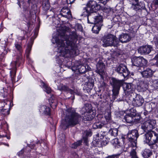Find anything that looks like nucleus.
I'll use <instances>...</instances> for the list:
<instances>
[{
  "label": "nucleus",
  "instance_id": "1",
  "mask_svg": "<svg viewBox=\"0 0 158 158\" xmlns=\"http://www.w3.org/2000/svg\"><path fill=\"white\" fill-rule=\"evenodd\" d=\"M78 37L76 32L73 31L69 35L64 33L61 40L57 37L53 38L58 47V52L65 57L77 55L78 50L77 42Z\"/></svg>",
  "mask_w": 158,
  "mask_h": 158
},
{
  "label": "nucleus",
  "instance_id": "2",
  "mask_svg": "<svg viewBox=\"0 0 158 158\" xmlns=\"http://www.w3.org/2000/svg\"><path fill=\"white\" fill-rule=\"evenodd\" d=\"M66 114L64 119L62 121L60 126L64 130L69 126L73 127L78 124L81 120V115L76 112L73 108L69 107L65 111Z\"/></svg>",
  "mask_w": 158,
  "mask_h": 158
},
{
  "label": "nucleus",
  "instance_id": "3",
  "mask_svg": "<svg viewBox=\"0 0 158 158\" xmlns=\"http://www.w3.org/2000/svg\"><path fill=\"white\" fill-rule=\"evenodd\" d=\"M80 113L82 119L84 121H89L93 119L95 116V113L92 109L90 104H85L81 108Z\"/></svg>",
  "mask_w": 158,
  "mask_h": 158
},
{
  "label": "nucleus",
  "instance_id": "4",
  "mask_svg": "<svg viewBox=\"0 0 158 158\" xmlns=\"http://www.w3.org/2000/svg\"><path fill=\"white\" fill-rule=\"evenodd\" d=\"M102 40L103 42L102 45L104 47L117 46L119 43L117 38L111 34L105 35L102 38Z\"/></svg>",
  "mask_w": 158,
  "mask_h": 158
},
{
  "label": "nucleus",
  "instance_id": "5",
  "mask_svg": "<svg viewBox=\"0 0 158 158\" xmlns=\"http://www.w3.org/2000/svg\"><path fill=\"white\" fill-rule=\"evenodd\" d=\"M110 82L113 87V98L115 99L119 94L121 87L124 85V81L123 80H119L115 78L112 77L111 79Z\"/></svg>",
  "mask_w": 158,
  "mask_h": 158
},
{
  "label": "nucleus",
  "instance_id": "6",
  "mask_svg": "<svg viewBox=\"0 0 158 158\" xmlns=\"http://www.w3.org/2000/svg\"><path fill=\"white\" fill-rule=\"evenodd\" d=\"M87 6L86 8H84L83 13V15L85 16L96 12L98 6L96 2L93 0H90L87 3Z\"/></svg>",
  "mask_w": 158,
  "mask_h": 158
},
{
  "label": "nucleus",
  "instance_id": "7",
  "mask_svg": "<svg viewBox=\"0 0 158 158\" xmlns=\"http://www.w3.org/2000/svg\"><path fill=\"white\" fill-rule=\"evenodd\" d=\"M139 136L138 131L136 129L129 130L127 134V139L130 143L129 145L137 146V139Z\"/></svg>",
  "mask_w": 158,
  "mask_h": 158
},
{
  "label": "nucleus",
  "instance_id": "8",
  "mask_svg": "<svg viewBox=\"0 0 158 158\" xmlns=\"http://www.w3.org/2000/svg\"><path fill=\"white\" fill-rule=\"evenodd\" d=\"M87 16L88 23L92 24H102V16L97 11Z\"/></svg>",
  "mask_w": 158,
  "mask_h": 158
},
{
  "label": "nucleus",
  "instance_id": "9",
  "mask_svg": "<svg viewBox=\"0 0 158 158\" xmlns=\"http://www.w3.org/2000/svg\"><path fill=\"white\" fill-rule=\"evenodd\" d=\"M131 5V9L136 11H140L146 9L145 4L143 2H139V0H127Z\"/></svg>",
  "mask_w": 158,
  "mask_h": 158
},
{
  "label": "nucleus",
  "instance_id": "10",
  "mask_svg": "<svg viewBox=\"0 0 158 158\" xmlns=\"http://www.w3.org/2000/svg\"><path fill=\"white\" fill-rule=\"evenodd\" d=\"M23 60L21 55L17 56L16 58V60L15 61L12 62L10 64L11 68L10 69L12 70V71L10 72V74L12 72H14L15 74L16 72V65L19 66L20 64L22 63Z\"/></svg>",
  "mask_w": 158,
  "mask_h": 158
},
{
  "label": "nucleus",
  "instance_id": "11",
  "mask_svg": "<svg viewBox=\"0 0 158 158\" xmlns=\"http://www.w3.org/2000/svg\"><path fill=\"white\" fill-rule=\"evenodd\" d=\"M116 70L118 73L120 74L124 78L127 77L129 74L126 66L122 64H121L118 66Z\"/></svg>",
  "mask_w": 158,
  "mask_h": 158
},
{
  "label": "nucleus",
  "instance_id": "12",
  "mask_svg": "<svg viewBox=\"0 0 158 158\" xmlns=\"http://www.w3.org/2000/svg\"><path fill=\"white\" fill-rule=\"evenodd\" d=\"M105 69V65L104 63L101 61H98L96 65V72L100 76L101 78L103 77Z\"/></svg>",
  "mask_w": 158,
  "mask_h": 158
},
{
  "label": "nucleus",
  "instance_id": "13",
  "mask_svg": "<svg viewBox=\"0 0 158 158\" xmlns=\"http://www.w3.org/2000/svg\"><path fill=\"white\" fill-rule=\"evenodd\" d=\"M152 49V46L146 45L140 47L138 49V52L141 54L146 55L149 53Z\"/></svg>",
  "mask_w": 158,
  "mask_h": 158
},
{
  "label": "nucleus",
  "instance_id": "14",
  "mask_svg": "<svg viewBox=\"0 0 158 158\" xmlns=\"http://www.w3.org/2000/svg\"><path fill=\"white\" fill-rule=\"evenodd\" d=\"M144 102V100L139 95H137L132 101V104L134 106L139 107L141 106Z\"/></svg>",
  "mask_w": 158,
  "mask_h": 158
},
{
  "label": "nucleus",
  "instance_id": "15",
  "mask_svg": "<svg viewBox=\"0 0 158 158\" xmlns=\"http://www.w3.org/2000/svg\"><path fill=\"white\" fill-rule=\"evenodd\" d=\"M152 131H148L143 135V141L149 145H152L153 142H151V139L152 137Z\"/></svg>",
  "mask_w": 158,
  "mask_h": 158
},
{
  "label": "nucleus",
  "instance_id": "16",
  "mask_svg": "<svg viewBox=\"0 0 158 158\" xmlns=\"http://www.w3.org/2000/svg\"><path fill=\"white\" fill-rule=\"evenodd\" d=\"M60 15L69 19L72 17L70 10L67 7H64L61 9Z\"/></svg>",
  "mask_w": 158,
  "mask_h": 158
},
{
  "label": "nucleus",
  "instance_id": "17",
  "mask_svg": "<svg viewBox=\"0 0 158 158\" xmlns=\"http://www.w3.org/2000/svg\"><path fill=\"white\" fill-rule=\"evenodd\" d=\"M123 89L125 93H131L134 91V85L131 83H127L124 82Z\"/></svg>",
  "mask_w": 158,
  "mask_h": 158
},
{
  "label": "nucleus",
  "instance_id": "18",
  "mask_svg": "<svg viewBox=\"0 0 158 158\" xmlns=\"http://www.w3.org/2000/svg\"><path fill=\"white\" fill-rule=\"evenodd\" d=\"M57 89L58 90L61 91H64L67 92L68 94L69 93L71 94H73L74 91L73 90L69 89L67 86L63 85V84H60L59 86H58Z\"/></svg>",
  "mask_w": 158,
  "mask_h": 158
},
{
  "label": "nucleus",
  "instance_id": "19",
  "mask_svg": "<svg viewBox=\"0 0 158 158\" xmlns=\"http://www.w3.org/2000/svg\"><path fill=\"white\" fill-rule=\"evenodd\" d=\"M136 115V114L130 113L126 115L124 117V120L127 123H131L133 122L134 118Z\"/></svg>",
  "mask_w": 158,
  "mask_h": 158
},
{
  "label": "nucleus",
  "instance_id": "20",
  "mask_svg": "<svg viewBox=\"0 0 158 158\" xmlns=\"http://www.w3.org/2000/svg\"><path fill=\"white\" fill-rule=\"evenodd\" d=\"M156 124V121L152 120L148 121L146 123L147 130L149 131H151L152 129L155 127Z\"/></svg>",
  "mask_w": 158,
  "mask_h": 158
},
{
  "label": "nucleus",
  "instance_id": "21",
  "mask_svg": "<svg viewBox=\"0 0 158 158\" xmlns=\"http://www.w3.org/2000/svg\"><path fill=\"white\" fill-rule=\"evenodd\" d=\"M141 73L143 77L148 78L152 76L153 73L152 71L150 69L148 68L141 72Z\"/></svg>",
  "mask_w": 158,
  "mask_h": 158
},
{
  "label": "nucleus",
  "instance_id": "22",
  "mask_svg": "<svg viewBox=\"0 0 158 158\" xmlns=\"http://www.w3.org/2000/svg\"><path fill=\"white\" fill-rule=\"evenodd\" d=\"M141 57L134 56L131 58L132 66L139 67L140 66Z\"/></svg>",
  "mask_w": 158,
  "mask_h": 158
},
{
  "label": "nucleus",
  "instance_id": "23",
  "mask_svg": "<svg viewBox=\"0 0 158 158\" xmlns=\"http://www.w3.org/2000/svg\"><path fill=\"white\" fill-rule=\"evenodd\" d=\"M119 40L122 43H126L131 40L130 36L127 34L123 33L119 37Z\"/></svg>",
  "mask_w": 158,
  "mask_h": 158
},
{
  "label": "nucleus",
  "instance_id": "24",
  "mask_svg": "<svg viewBox=\"0 0 158 158\" xmlns=\"http://www.w3.org/2000/svg\"><path fill=\"white\" fill-rule=\"evenodd\" d=\"M106 123H104L103 121L102 122H96L94 123L93 125L94 129L101 128L102 127H106Z\"/></svg>",
  "mask_w": 158,
  "mask_h": 158
},
{
  "label": "nucleus",
  "instance_id": "25",
  "mask_svg": "<svg viewBox=\"0 0 158 158\" xmlns=\"http://www.w3.org/2000/svg\"><path fill=\"white\" fill-rule=\"evenodd\" d=\"M49 102L51 106L55 108L57 106V101L54 96H52L49 99Z\"/></svg>",
  "mask_w": 158,
  "mask_h": 158
},
{
  "label": "nucleus",
  "instance_id": "26",
  "mask_svg": "<svg viewBox=\"0 0 158 158\" xmlns=\"http://www.w3.org/2000/svg\"><path fill=\"white\" fill-rule=\"evenodd\" d=\"M130 148H131V151L130 152V156L132 158H138L136 155V152L135 151L137 146L130 145Z\"/></svg>",
  "mask_w": 158,
  "mask_h": 158
},
{
  "label": "nucleus",
  "instance_id": "27",
  "mask_svg": "<svg viewBox=\"0 0 158 158\" xmlns=\"http://www.w3.org/2000/svg\"><path fill=\"white\" fill-rule=\"evenodd\" d=\"M141 154L144 158H148L150 156L152 152L150 150L145 149L142 152Z\"/></svg>",
  "mask_w": 158,
  "mask_h": 158
},
{
  "label": "nucleus",
  "instance_id": "28",
  "mask_svg": "<svg viewBox=\"0 0 158 158\" xmlns=\"http://www.w3.org/2000/svg\"><path fill=\"white\" fill-rule=\"evenodd\" d=\"M102 25V24H95V25L92 28L93 32L96 34L98 33Z\"/></svg>",
  "mask_w": 158,
  "mask_h": 158
},
{
  "label": "nucleus",
  "instance_id": "29",
  "mask_svg": "<svg viewBox=\"0 0 158 158\" xmlns=\"http://www.w3.org/2000/svg\"><path fill=\"white\" fill-rule=\"evenodd\" d=\"M106 122H103L104 123H106L107 127L110 126V123L111 122V115L110 113H108L105 116Z\"/></svg>",
  "mask_w": 158,
  "mask_h": 158
},
{
  "label": "nucleus",
  "instance_id": "30",
  "mask_svg": "<svg viewBox=\"0 0 158 158\" xmlns=\"http://www.w3.org/2000/svg\"><path fill=\"white\" fill-rule=\"evenodd\" d=\"M158 141V134L155 132L152 131V137L151 139V142H153L152 145L157 142Z\"/></svg>",
  "mask_w": 158,
  "mask_h": 158
},
{
  "label": "nucleus",
  "instance_id": "31",
  "mask_svg": "<svg viewBox=\"0 0 158 158\" xmlns=\"http://www.w3.org/2000/svg\"><path fill=\"white\" fill-rule=\"evenodd\" d=\"M40 110H42L44 114L49 115L50 113V108L45 106H43L41 107Z\"/></svg>",
  "mask_w": 158,
  "mask_h": 158
},
{
  "label": "nucleus",
  "instance_id": "32",
  "mask_svg": "<svg viewBox=\"0 0 158 158\" xmlns=\"http://www.w3.org/2000/svg\"><path fill=\"white\" fill-rule=\"evenodd\" d=\"M43 8L45 11L49 10L50 5L48 0H44L43 3Z\"/></svg>",
  "mask_w": 158,
  "mask_h": 158
},
{
  "label": "nucleus",
  "instance_id": "33",
  "mask_svg": "<svg viewBox=\"0 0 158 158\" xmlns=\"http://www.w3.org/2000/svg\"><path fill=\"white\" fill-rule=\"evenodd\" d=\"M118 131L117 128L111 129L109 130L108 133L112 136H116L118 135Z\"/></svg>",
  "mask_w": 158,
  "mask_h": 158
},
{
  "label": "nucleus",
  "instance_id": "34",
  "mask_svg": "<svg viewBox=\"0 0 158 158\" xmlns=\"http://www.w3.org/2000/svg\"><path fill=\"white\" fill-rule=\"evenodd\" d=\"M42 85L43 88L44 89V91L47 93L49 94L51 93V89L50 87H48L43 82H42Z\"/></svg>",
  "mask_w": 158,
  "mask_h": 158
},
{
  "label": "nucleus",
  "instance_id": "35",
  "mask_svg": "<svg viewBox=\"0 0 158 158\" xmlns=\"http://www.w3.org/2000/svg\"><path fill=\"white\" fill-rule=\"evenodd\" d=\"M107 133V132L106 131H101L97 134L96 135L97 137L98 138V139H99V138L100 139H102Z\"/></svg>",
  "mask_w": 158,
  "mask_h": 158
},
{
  "label": "nucleus",
  "instance_id": "36",
  "mask_svg": "<svg viewBox=\"0 0 158 158\" xmlns=\"http://www.w3.org/2000/svg\"><path fill=\"white\" fill-rule=\"evenodd\" d=\"M112 143L114 146H120V142L119 139L117 138L113 139L112 141Z\"/></svg>",
  "mask_w": 158,
  "mask_h": 158
},
{
  "label": "nucleus",
  "instance_id": "37",
  "mask_svg": "<svg viewBox=\"0 0 158 158\" xmlns=\"http://www.w3.org/2000/svg\"><path fill=\"white\" fill-rule=\"evenodd\" d=\"M82 141L81 140H79L77 141L72 145V147L74 148H76L77 147L80 146L82 143Z\"/></svg>",
  "mask_w": 158,
  "mask_h": 158
},
{
  "label": "nucleus",
  "instance_id": "38",
  "mask_svg": "<svg viewBox=\"0 0 158 158\" xmlns=\"http://www.w3.org/2000/svg\"><path fill=\"white\" fill-rule=\"evenodd\" d=\"M141 61L140 63V67L142 66H146L148 64V61L145 59L143 58V57H141Z\"/></svg>",
  "mask_w": 158,
  "mask_h": 158
},
{
  "label": "nucleus",
  "instance_id": "39",
  "mask_svg": "<svg viewBox=\"0 0 158 158\" xmlns=\"http://www.w3.org/2000/svg\"><path fill=\"white\" fill-rule=\"evenodd\" d=\"M15 48H16L17 50L19 52V53H21L23 51L22 48L20 45L17 43L15 44Z\"/></svg>",
  "mask_w": 158,
  "mask_h": 158
},
{
  "label": "nucleus",
  "instance_id": "40",
  "mask_svg": "<svg viewBox=\"0 0 158 158\" xmlns=\"http://www.w3.org/2000/svg\"><path fill=\"white\" fill-rule=\"evenodd\" d=\"M31 49V47L30 46H28L26 50V56L27 59H29V56L30 53V51Z\"/></svg>",
  "mask_w": 158,
  "mask_h": 158
},
{
  "label": "nucleus",
  "instance_id": "41",
  "mask_svg": "<svg viewBox=\"0 0 158 158\" xmlns=\"http://www.w3.org/2000/svg\"><path fill=\"white\" fill-rule=\"evenodd\" d=\"M140 119L141 118L139 116L137 117V118H136L135 115V117L134 118L133 123L134 122L135 123H139L140 122Z\"/></svg>",
  "mask_w": 158,
  "mask_h": 158
},
{
  "label": "nucleus",
  "instance_id": "42",
  "mask_svg": "<svg viewBox=\"0 0 158 158\" xmlns=\"http://www.w3.org/2000/svg\"><path fill=\"white\" fill-rule=\"evenodd\" d=\"M94 86V83L93 82H88L87 84V87L90 89L93 88Z\"/></svg>",
  "mask_w": 158,
  "mask_h": 158
},
{
  "label": "nucleus",
  "instance_id": "43",
  "mask_svg": "<svg viewBox=\"0 0 158 158\" xmlns=\"http://www.w3.org/2000/svg\"><path fill=\"white\" fill-rule=\"evenodd\" d=\"M75 27L76 29H77L78 30L81 31L82 29L81 25L79 23H77L75 25Z\"/></svg>",
  "mask_w": 158,
  "mask_h": 158
},
{
  "label": "nucleus",
  "instance_id": "44",
  "mask_svg": "<svg viewBox=\"0 0 158 158\" xmlns=\"http://www.w3.org/2000/svg\"><path fill=\"white\" fill-rule=\"evenodd\" d=\"M153 42L156 46H158V36H155L153 38Z\"/></svg>",
  "mask_w": 158,
  "mask_h": 158
},
{
  "label": "nucleus",
  "instance_id": "45",
  "mask_svg": "<svg viewBox=\"0 0 158 158\" xmlns=\"http://www.w3.org/2000/svg\"><path fill=\"white\" fill-rule=\"evenodd\" d=\"M85 67L83 65L81 66V68L79 69V71L81 73H83L85 72Z\"/></svg>",
  "mask_w": 158,
  "mask_h": 158
},
{
  "label": "nucleus",
  "instance_id": "46",
  "mask_svg": "<svg viewBox=\"0 0 158 158\" xmlns=\"http://www.w3.org/2000/svg\"><path fill=\"white\" fill-rule=\"evenodd\" d=\"M119 154L113 155L110 156H109L106 158H118Z\"/></svg>",
  "mask_w": 158,
  "mask_h": 158
},
{
  "label": "nucleus",
  "instance_id": "47",
  "mask_svg": "<svg viewBox=\"0 0 158 158\" xmlns=\"http://www.w3.org/2000/svg\"><path fill=\"white\" fill-rule=\"evenodd\" d=\"M153 59L156 60L155 64L156 65L158 66V54L155 56Z\"/></svg>",
  "mask_w": 158,
  "mask_h": 158
},
{
  "label": "nucleus",
  "instance_id": "48",
  "mask_svg": "<svg viewBox=\"0 0 158 158\" xmlns=\"http://www.w3.org/2000/svg\"><path fill=\"white\" fill-rule=\"evenodd\" d=\"M104 10L105 12L108 13H109L110 11H111V9L110 8H104Z\"/></svg>",
  "mask_w": 158,
  "mask_h": 158
},
{
  "label": "nucleus",
  "instance_id": "49",
  "mask_svg": "<svg viewBox=\"0 0 158 158\" xmlns=\"http://www.w3.org/2000/svg\"><path fill=\"white\" fill-rule=\"evenodd\" d=\"M30 22H28L27 23V27H28V28L26 30H25L24 31H23V33L24 34H26L27 33V31L28 30V29L29 28V27L30 26Z\"/></svg>",
  "mask_w": 158,
  "mask_h": 158
},
{
  "label": "nucleus",
  "instance_id": "50",
  "mask_svg": "<svg viewBox=\"0 0 158 158\" xmlns=\"http://www.w3.org/2000/svg\"><path fill=\"white\" fill-rule=\"evenodd\" d=\"M75 0H67V2L68 4H71L74 2Z\"/></svg>",
  "mask_w": 158,
  "mask_h": 158
},
{
  "label": "nucleus",
  "instance_id": "51",
  "mask_svg": "<svg viewBox=\"0 0 158 158\" xmlns=\"http://www.w3.org/2000/svg\"><path fill=\"white\" fill-rule=\"evenodd\" d=\"M109 0H100L101 3H103L104 4H106L107 2Z\"/></svg>",
  "mask_w": 158,
  "mask_h": 158
},
{
  "label": "nucleus",
  "instance_id": "52",
  "mask_svg": "<svg viewBox=\"0 0 158 158\" xmlns=\"http://www.w3.org/2000/svg\"><path fill=\"white\" fill-rule=\"evenodd\" d=\"M153 2L155 6H158V0H154Z\"/></svg>",
  "mask_w": 158,
  "mask_h": 158
},
{
  "label": "nucleus",
  "instance_id": "53",
  "mask_svg": "<svg viewBox=\"0 0 158 158\" xmlns=\"http://www.w3.org/2000/svg\"><path fill=\"white\" fill-rule=\"evenodd\" d=\"M24 153V151L23 150H22L19 152L18 153V155L19 156H20Z\"/></svg>",
  "mask_w": 158,
  "mask_h": 158
},
{
  "label": "nucleus",
  "instance_id": "54",
  "mask_svg": "<svg viewBox=\"0 0 158 158\" xmlns=\"http://www.w3.org/2000/svg\"><path fill=\"white\" fill-rule=\"evenodd\" d=\"M108 143V141L107 140H105V141H103V143H102L103 145H106Z\"/></svg>",
  "mask_w": 158,
  "mask_h": 158
},
{
  "label": "nucleus",
  "instance_id": "55",
  "mask_svg": "<svg viewBox=\"0 0 158 158\" xmlns=\"http://www.w3.org/2000/svg\"><path fill=\"white\" fill-rule=\"evenodd\" d=\"M18 38L19 40H24L25 38V37L24 36H19L18 37Z\"/></svg>",
  "mask_w": 158,
  "mask_h": 158
},
{
  "label": "nucleus",
  "instance_id": "56",
  "mask_svg": "<svg viewBox=\"0 0 158 158\" xmlns=\"http://www.w3.org/2000/svg\"><path fill=\"white\" fill-rule=\"evenodd\" d=\"M148 111L145 110L143 112V114L145 116H146L148 114Z\"/></svg>",
  "mask_w": 158,
  "mask_h": 158
},
{
  "label": "nucleus",
  "instance_id": "57",
  "mask_svg": "<svg viewBox=\"0 0 158 158\" xmlns=\"http://www.w3.org/2000/svg\"><path fill=\"white\" fill-rule=\"evenodd\" d=\"M91 133L90 132H87L86 133V135H91Z\"/></svg>",
  "mask_w": 158,
  "mask_h": 158
},
{
  "label": "nucleus",
  "instance_id": "58",
  "mask_svg": "<svg viewBox=\"0 0 158 158\" xmlns=\"http://www.w3.org/2000/svg\"><path fill=\"white\" fill-rule=\"evenodd\" d=\"M18 5H19V7H20V0H18Z\"/></svg>",
  "mask_w": 158,
  "mask_h": 158
},
{
  "label": "nucleus",
  "instance_id": "59",
  "mask_svg": "<svg viewBox=\"0 0 158 158\" xmlns=\"http://www.w3.org/2000/svg\"><path fill=\"white\" fill-rule=\"evenodd\" d=\"M3 43H4V44H5V46H4L3 47H4V48H5V47H6V41H3Z\"/></svg>",
  "mask_w": 158,
  "mask_h": 158
},
{
  "label": "nucleus",
  "instance_id": "60",
  "mask_svg": "<svg viewBox=\"0 0 158 158\" xmlns=\"http://www.w3.org/2000/svg\"><path fill=\"white\" fill-rule=\"evenodd\" d=\"M119 114H122L123 113V111H120L119 112Z\"/></svg>",
  "mask_w": 158,
  "mask_h": 158
},
{
  "label": "nucleus",
  "instance_id": "61",
  "mask_svg": "<svg viewBox=\"0 0 158 158\" xmlns=\"http://www.w3.org/2000/svg\"><path fill=\"white\" fill-rule=\"evenodd\" d=\"M74 99V96H73V98H72V99L73 100V99Z\"/></svg>",
  "mask_w": 158,
  "mask_h": 158
},
{
  "label": "nucleus",
  "instance_id": "62",
  "mask_svg": "<svg viewBox=\"0 0 158 158\" xmlns=\"http://www.w3.org/2000/svg\"><path fill=\"white\" fill-rule=\"evenodd\" d=\"M7 138L8 139H10V137H7Z\"/></svg>",
  "mask_w": 158,
  "mask_h": 158
},
{
  "label": "nucleus",
  "instance_id": "63",
  "mask_svg": "<svg viewBox=\"0 0 158 158\" xmlns=\"http://www.w3.org/2000/svg\"><path fill=\"white\" fill-rule=\"evenodd\" d=\"M7 53V52H5V53H4V54H5V53Z\"/></svg>",
  "mask_w": 158,
  "mask_h": 158
},
{
  "label": "nucleus",
  "instance_id": "64",
  "mask_svg": "<svg viewBox=\"0 0 158 158\" xmlns=\"http://www.w3.org/2000/svg\"><path fill=\"white\" fill-rule=\"evenodd\" d=\"M104 85H106V84H105V83H104Z\"/></svg>",
  "mask_w": 158,
  "mask_h": 158
}]
</instances>
